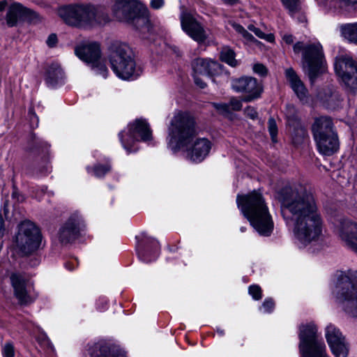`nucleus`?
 I'll list each match as a JSON object with an SVG mask.
<instances>
[{
    "label": "nucleus",
    "instance_id": "37",
    "mask_svg": "<svg viewBox=\"0 0 357 357\" xmlns=\"http://www.w3.org/2000/svg\"><path fill=\"white\" fill-rule=\"evenodd\" d=\"M275 307V303L271 298L266 299L262 306L261 307V310L264 313H271Z\"/></svg>",
    "mask_w": 357,
    "mask_h": 357
},
{
    "label": "nucleus",
    "instance_id": "29",
    "mask_svg": "<svg viewBox=\"0 0 357 357\" xmlns=\"http://www.w3.org/2000/svg\"><path fill=\"white\" fill-rule=\"evenodd\" d=\"M220 58L222 61L232 67L237 66V61L235 59V53L232 50L228 47L222 48L220 53Z\"/></svg>",
    "mask_w": 357,
    "mask_h": 357
},
{
    "label": "nucleus",
    "instance_id": "49",
    "mask_svg": "<svg viewBox=\"0 0 357 357\" xmlns=\"http://www.w3.org/2000/svg\"><path fill=\"white\" fill-rule=\"evenodd\" d=\"M242 36L248 41H252L255 40L254 37L252 34H250L248 31H245L242 34Z\"/></svg>",
    "mask_w": 357,
    "mask_h": 357
},
{
    "label": "nucleus",
    "instance_id": "33",
    "mask_svg": "<svg viewBox=\"0 0 357 357\" xmlns=\"http://www.w3.org/2000/svg\"><path fill=\"white\" fill-rule=\"evenodd\" d=\"M248 29L260 38L265 39L268 42H273L274 40V36L273 34H266L254 25H250L248 26Z\"/></svg>",
    "mask_w": 357,
    "mask_h": 357
},
{
    "label": "nucleus",
    "instance_id": "19",
    "mask_svg": "<svg viewBox=\"0 0 357 357\" xmlns=\"http://www.w3.org/2000/svg\"><path fill=\"white\" fill-rule=\"evenodd\" d=\"M193 77L195 82L199 83V75L211 77L218 73L220 64L215 61L198 58L193 61L192 63Z\"/></svg>",
    "mask_w": 357,
    "mask_h": 357
},
{
    "label": "nucleus",
    "instance_id": "38",
    "mask_svg": "<svg viewBox=\"0 0 357 357\" xmlns=\"http://www.w3.org/2000/svg\"><path fill=\"white\" fill-rule=\"evenodd\" d=\"M249 294L255 300H259L261 298V289L258 285H251L249 287Z\"/></svg>",
    "mask_w": 357,
    "mask_h": 357
},
{
    "label": "nucleus",
    "instance_id": "22",
    "mask_svg": "<svg viewBox=\"0 0 357 357\" xmlns=\"http://www.w3.org/2000/svg\"><path fill=\"white\" fill-rule=\"evenodd\" d=\"M285 74L291 89L297 97L302 101L306 100L308 97V91L295 71L292 68H288Z\"/></svg>",
    "mask_w": 357,
    "mask_h": 357
},
{
    "label": "nucleus",
    "instance_id": "17",
    "mask_svg": "<svg viewBox=\"0 0 357 357\" xmlns=\"http://www.w3.org/2000/svg\"><path fill=\"white\" fill-rule=\"evenodd\" d=\"M232 88L236 92L246 94L243 99L245 102H250L259 98L262 91L257 80L250 77H243L233 80Z\"/></svg>",
    "mask_w": 357,
    "mask_h": 357
},
{
    "label": "nucleus",
    "instance_id": "16",
    "mask_svg": "<svg viewBox=\"0 0 357 357\" xmlns=\"http://www.w3.org/2000/svg\"><path fill=\"white\" fill-rule=\"evenodd\" d=\"M84 226L82 217L77 213H73L59 229L58 240L64 245L72 243L78 237Z\"/></svg>",
    "mask_w": 357,
    "mask_h": 357
},
{
    "label": "nucleus",
    "instance_id": "54",
    "mask_svg": "<svg viewBox=\"0 0 357 357\" xmlns=\"http://www.w3.org/2000/svg\"><path fill=\"white\" fill-rule=\"evenodd\" d=\"M29 114H31L34 118H36V119H38L37 116H36V114L33 112L32 110H30L29 111Z\"/></svg>",
    "mask_w": 357,
    "mask_h": 357
},
{
    "label": "nucleus",
    "instance_id": "24",
    "mask_svg": "<svg viewBox=\"0 0 357 357\" xmlns=\"http://www.w3.org/2000/svg\"><path fill=\"white\" fill-rule=\"evenodd\" d=\"M63 77V73L60 66L57 64L51 65L47 70L46 82L54 87L59 84Z\"/></svg>",
    "mask_w": 357,
    "mask_h": 357
},
{
    "label": "nucleus",
    "instance_id": "50",
    "mask_svg": "<svg viewBox=\"0 0 357 357\" xmlns=\"http://www.w3.org/2000/svg\"><path fill=\"white\" fill-rule=\"evenodd\" d=\"M283 40L287 44H291L294 42V38L291 35L287 34L283 36Z\"/></svg>",
    "mask_w": 357,
    "mask_h": 357
},
{
    "label": "nucleus",
    "instance_id": "57",
    "mask_svg": "<svg viewBox=\"0 0 357 357\" xmlns=\"http://www.w3.org/2000/svg\"><path fill=\"white\" fill-rule=\"evenodd\" d=\"M35 197H36V198H37V199H40V196H38V195H37V192H36V194H35Z\"/></svg>",
    "mask_w": 357,
    "mask_h": 357
},
{
    "label": "nucleus",
    "instance_id": "39",
    "mask_svg": "<svg viewBox=\"0 0 357 357\" xmlns=\"http://www.w3.org/2000/svg\"><path fill=\"white\" fill-rule=\"evenodd\" d=\"M339 8L344 9L357 4V0H333Z\"/></svg>",
    "mask_w": 357,
    "mask_h": 357
},
{
    "label": "nucleus",
    "instance_id": "34",
    "mask_svg": "<svg viewBox=\"0 0 357 357\" xmlns=\"http://www.w3.org/2000/svg\"><path fill=\"white\" fill-rule=\"evenodd\" d=\"M3 357H15V349L12 342H6L2 346Z\"/></svg>",
    "mask_w": 357,
    "mask_h": 357
},
{
    "label": "nucleus",
    "instance_id": "44",
    "mask_svg": "<svg viewBox=\"0 0 357 357\" xmlns=\"http://www.w3.org/2000/svg\"><path fill=\"white\" fill-rule=\"evenodd\" d=\"M165 5V0H151L150 6L155 10L160 9Z\"/></svg>",
    "mask_w": 357,
    "mask_h": 357
},
{
    "label": "nucleus",
    "instance_id": "8",
    "mask_svg": "<svg viewBox=\"0 0 357 357\" xmlns=\"http://www.w3.org/2000/svg\"><path fill=\"white\" fill-rule=\"evenodd\" d=\"M314 139L320 153L331 155L339 149L337 134L333 129L331 118L321 116L317 118L312 126Z\"/></svg>",
    "mask_w": 357,
    "mask_h": 357
},
{
    "label": "nucleus",
    "instance_id": "23",
    "mask_svg": "<svg viewBox=\"0 0 357 357\" xmlns=\"http://www.w3.org/2000/svg\"><path fill=\"white\" fill-rule=\"evenodd\" d=\"M91 357H126L118 349L101 343L95 344L90 349Z\"/></svg>",
    "mask_w": 357,
    "mask_h": 357
},
{
    "label": "nucleus",
    "instance_id": "45",
    "mask_svg": "<svg viewBox=\"0 0 357 357\" xmlns=\"http://www.w3.org/2000/svg\"><path fill=\"white\" fill-rule=\"evenodd\" d=\"M78 266V263L77 261V259H75L73 261H68L65 264V266L67 269H68L69 271H73L74 270L77 266Z\"/></svg>",
    "mask_w": 357,
    "mask_h": 357
},
{
    "label": "nucleus",
    "instance_id": "53",
    "mask_svg": "<svg viewBox=\"0 0 357 357\" xmlns=\"http://www.w3.org/2000/svg\"><path fill=\"white\" fill-rule=\"evenodd\" d=\"M217 332H218V333L221 336H222V335H223L225 334L224 331H223V330H222V329H219V328H218V329H217Z\"/></svg>",
    "mask_w": 357,
    "mask_h": 357
},
{
    "label": "nucleus",
    "instance_id": "56",
    "mask_svg": "<svg viewBox=\"0 0 357 357\" xmlns=\"http://www.w3.org/2000/svg\"><path fill=\"white\" fill-rule=\"evenodd\" d=\"M240 230H241V231L244 232L245 230V227H241Z\"/></svg>",
    "mask_w": 357,
    "mask_h": 357
},
{
    "label": "nucleus",
    "instance_id": "30",
    "mask_svg": "<svg viewBox=\"0 0 357 357\" xmlns=\"http://www.w3.org/2000/svg\"><path fill=\"white\" fill-rule=\"evenodd\" d=\"M318 97L320 100L327 102L328 105H332L338 99V95L333 92L331 89H328L326 91L319 93Z\"/></svg>",
    "mask_w": 357,
    "mask_h": 357
},
{
    "label": "nucleus",
    "instance_id": "47",
    "mask_svg": "<svg viewBox=\"0 0 357 357\" xmlns=\"http://www.w3.org/2000/svg\"><path fill=\"white\" fill-rule=\"evenodd\" d=\"M232 27L239 33L242 34L245 31V29L240 24H236V23H231V24Z\"/></svg>",
    "mask_w": 357,
    "mask_h": 357
},
{
    "label": "nucleus",
    "instance_id": "27",
    "mask_svg": "<svg viewBox=\"0 0 357 357\" xmlns=\"http://www.w3.org/2000/svg\"><path fill=\"white\" fill-rule=\"evenodd\" d=\"M341 33L349 42L357 44V22L341 26Z\"/></svg>",
    "mask_w": 357,
    "mask_h": 357
},
{
    "label": "nucleus",
    "instance_id": "31",
    "mask_svg": "<svg viewBox=\"0 0 357 357\" xmlns=\"http://www.w3.org/2000/svg\"><path fill=\"white\" fill-rule=\"evenodd\" d=\"M86 169L89 173L93 172L94 176L101 178L110 170V165L108 164L105 165H98L93 168L88 167Z\"/></svg>",
    "mask_w": 357,
    "mask_h": 357
},
{
    "label": "nucleus",
    "instance_id": "11",
    "mask_svg": "<svg viewBox=\"0 0 357 357\" xmlns=\"http://www.w3.org/2000/svg\"><path fill=\"white\" fill-rule=\"evenodd\" d=\"M295 53L303 51V60L304 67L312 83L319 73L323 63L322 47L319 43L304 45L302 42H298L294 45Z\"/></svg>",
    "mask_w": 357,
    "mask_h": 357
},
{
    "label": "nucleus",
    "instance_id": "20",
    "mask_svg": "<svg viewBox=\"0 0 357 357\" xmlns=\"http://www.w3.org/2000/svg\"><path fill=\"white\" fill-rule=\"evenodd\" d=\"M75 54L89 64H95L100 58V46L97 43H85L75 49Z\"/></svg>",
    "mask_w": 357,
    "mask_h": 357
},
{
    "label": "nucleus",
    "instance_id": "6",
    "mask_svg": "<svg viewBox=\"0 0 357 357\" xmlns=\"http://www.w3.org/2000/svg\"><path fill=\"white\" fill-rule=\"evenodd\" d=\"M109 60L114 73L122 79H135L142 73L131 49L125 43L114 42L110 45Z\"/></svg>",
    "mask_w": 357,
    "mask_h": 357
},
{
    "label": "nucleus",
    "instance_id": "3",
    "mask_svg": "<svg viewBox=\"0 0 357 357\" xmlns=\"http://www.w3.org/2000/svg\"><path fill=\"white\" fill-rule=\"evenodd\" d=\"M238 207L261 236H269L273 230V222L261 193L254 190L245 195H238Z\"/></svg>",
    "mask_w": 357,
    "mask_h": 357
},
{
    "label": "nucleus",
    "instance_id": "12",
    "mask_svg": "<svg viewBox=\"0 0 357 357\" xmlns=\"http://www.w3.org/2000/svg\"><path fill=\"white\" fill-rule=\"evenodd\" d=\"M335 70L347 91L357 92V60L349 56H342L336 59Z\"/></svg>",
    "mask_w": 357,
    "mask_h": 357
},
{
    "label": "nucleus",
    "instance_id": "26",
    "mask_svg": "<svg viewBox=\"0 0 357 357\" xmlns=\"http://www.w3.org/2000/svg\"><path fill=\"white\" fill-rule=\"evenodd\" d=\"M153 247L154 249L152 252H151L148 248L139 249L137 250L139 258L146 263L155 260L158 257L159 253V243L158 241H155L153 243Z\"/></svg>",
    "mask_w": 357,
    "mask_h": 357
},
{
    "label": "nucleus",
    "instance_id": "14",
    "mask_svg": "<svg viewBox=\"0 0 357 357\" xmlns=\"http://www.w3.org/2000/svg\"><path fill=\"white\" fill-rule=\"evenodd\" d=\"M183 31L193 40L200 43L204 42L208 36L204 24L191 13L183 10L180 17Z\"/></svg>",
    "mask_w": 357,
    "mask_h": 357
},
{
    "label": "nucleus",
    "instance_id": "32",
    "mask_svg": "<svg viewBox=\"0 0 357 357\" xmlns=\"http://www.w3.org/2000/svg\"><path fill=\"white\" fill-rule=\"evenodd\" d=\"M282 2L291 15H294L300 10L299 0H282Z\"/></svg>",
    "mask_w": 357,
    "mask_h": 357
},
{
    "label": "nucleus",
    "instance_id": "5",
    "mask_svg": "<svg viewBox=\"0 0 357 357\" xmlns=\"http://www.w3.org/2000/svg\"><path fill=\"white\" fill-rule=\"evenodd\" d=\"M335 298L348 315L357 318V271L348 269L336 273Z\"/></svg>",
    "mask_w": 357,
    "mask_h": 357
},
{
    "label": "nucleus",
    "instance_id": "9",
    "mask_svg": "<svg viewBox=\"0 0 357 357\" xmlns=\"http://www.w3.org/2000/svg\"><path fill=\"white\" fill-rule=\"evenodd\" d=\"M42 236L39 228L32 222L25 221L18 227L14 238V248L21 256H29L38 251L41 245Z\"/></svg>",
    "mask_w": 357,
    "mask_h": 357
},
{
    "label": "nucleus",
    "instance_id": "46",
    "mask_svg": "<svg viewBox=\"0 0 357 357\" xmlns=\"http://www.w3.org/2000/svg\"><path fill=\"white\" fill-rule=\"evenodd\" d=\"M57 42V38L56 36L54 34H51L47 40V44L49 47H53L55 45V44Z\"/></svg>",
    "mask_w": 357,
    "mask_h": 357
},
{
    "label": "nucleus",
    "instance_id": "36",
    "mask_svg": "<svg viewBox=\"0 0 357 357\" xmlns=\"http://www.w3.org/2000/svg\"><path fill=\"white\" fill-rule=\"evenodd\" d=\"M268 128L271 137L272 141L275 142L278 135V127L275 121L273 118H270L268 121Z\"/></svg>",
    "mask_w": 357,
    "mask_h": 357
},
{
    "label": "nucleus",
    "instance_id": "10",
    "mask_svg": "<svg viewBox=\"0 0 357 357\" xmlns=\"http://www.w3.org/2000/svg\"><path fill=\"white\" fill-rule=\"evenodd\" d=\"M298 337L301 357H328L326 344L318 338L317 328L314 324L301 325Z\"/></svg>",
    "mask_w": 357,
    "mask_h": 357
},
{
    "label": "nucleus",
    "instance_id": "51",
    "mask_svg": "<svg viewBox=\"0 0 357 357\" xmlns=\"http://www.w3.org/2000/svg\"><path fill=\"white\" fill-rule=\"evenodd\" d=\"M7 6V1H0V11H2L4 10L6 6Z\"/></svg>",
    "mask_w": 357,
    "mask_h": 357
},
{
    "label": "nucleus",
    "instance_id": "40",
    "mask_svg": "<svg viewBox=\"0 0 357 357\" xmlns=\"http://www.w3.org/2000/svg\"><path fill=\"white\" fill-rule=\"evenodd\" d=\"M213 107L221 114H227L230 112L229 105L227 103H213Z\"/></svg>",
    "mask_w": 357,
    "mask_h": 357
},
{
    "label": "nucleus",
    "instance_id": "28",
    "mask_svg": "<svg viewBox=\"0 0 357 357\" xmlns=\"http://www.w3.org/2000/svg\"><path fill=\"white\" fill-rule=\"evenodd\" d=\"M329 347L335 357H347L349 347L345 340L330 345Z\"/></svg>",
    "mask_w": 357,
    "mask_h": 357
},
{
    "label": "nucleus",
    "instance_id": "43",
    "mask_svg": "<svg viewBox=\"0 0 357 357\" xmlns=\"http://www.w3.org/2000/svg\"><path fill=\"white\" fill-rule=\"evenodd\" d=\"M245 114L250 118L251 119H255L257 118L258 114L256 109L250 106L247 107L244 110Z\"/></svg>",
    "mask_w": 357,
    "mask_h": 357
},
{
    "label": "nucleus",
    "instance_id": "15",
    "mask_svg": "<svg viewBox=\"0 0 357 357\" xmlns=\"http://www.w3.org/2000/svg\"><path fill=\"white\" fill-rule=\"evenodd\" d=\"M6 20L8 26L12 27L23 21L37 23L40 21V17L36 12L23 6L21 3H14L8 8Z\"/></svg>",
    "mask_w": 357,
    "mask_h": 357
},
{
    "label": "nucleus",
    "instance_id": "2",
    "mask_svg": "<svg viewBox=\"0 0 357 357\" xmlns=\"http://www.w3.org/2000/svg\"><path fill=\"white\" fill-rule=\"evenodd\" d=\"M194 118L188 113L178 112L171 120L168 128L167 144L174 152L186 151L187 158L200 162L208 155L211 143L206 138H197Z\"/></svg>",
    "mask_w": 357,
    "mask_h": 357
},
{
    "label": "nucleus",
    "instance_id": "58",
    "mask_svg": "<svg viewBox=\"0 0 357 357\" xmlns=\"http://www.w3.org/2000/svg\"><path fill=\"white\" fill-rule=\"evenodd\" d=\"M44 191H45V189L43 188L41 189V192L43 193V192H44Z\"/></svg>",
    "mask_w": 357,
    "mask_h": 357
},
{
    "label": "nucleus",
    "instance_id": "55",
    "mask_svg": "<svg viewBox=\"0 0 357 357\" xmlns=\"http://www.w3.org/2000/svg\"><path fill=\"white\" fill-rule=\"evenodd\" d=\"M325 145L327 146V147H329L330 148V144H329V140H326V142H325Z\"/></svg>",
    "mask_w": 357,
    "mask_h": 357
},
{
    "label": "nucleus",
    "instance_id": "52",
    "mask_svg": "<svg viewBox=\"0 0 357 357\" xmlns=\"http://www.w3.org/2000/svg\"><path fill=\"white\" fill-rule=\"evenodd\" d=\"M299 132H300V134H301V137H304L305 136V134H306V133H305V130H304V129L301 128V129L299 130Z\"/></svg>",
    "mask_w": 357,
    "mask_h": 357
},
{
    "label": "nucleus",
    "instance_id": "35",
    "mask_svg": "<svg viewBox=\"0 0 357 357\" xmlns=\"http://www.w3.org/2000/svg\"><path fill=\"white\" fill-rule=\"evenodd\" d=\"M91 65L92 66L93 69L96 74L102 76L104 78L107 77L108 70L106 66L100 61V59H98L97 63H96L95 64Z\"/></svg>",
    "mask_w": 357,
    "mask_h": 357
},
{
    "label": "nucleus",
    "instance_id": "13",
    "mask_svg": "<svg viewBox=\"0 0 357 357\" xmlns=\"http://www.w3.org/2000/svg\"><path fill=\"white\" fill-rule=\"evenodd\" d=\"M119 136L123 148L130 153L135 142L139 139L143 142L151 140L152 131L146 120L136 119L128 126L126 132L124 130L120 132Z\"/></svg>",
    "mask_w": 357,
    "mask_h": 357
},
{
    "label": "nucleus",
    "instance_id": "4",
    "mask_svg": "<svg viewBox=\"0 0 357 357\" xmlns=\"http://www.w3.org/2000/svg\"><path fill=\"white\" fill-rule=\"evenodd\" d=\"M59 16L68 25L83 29L102 26L109 22L108 15L100 7L77 3L61 7Z\"/></svg>",
    "mask_w": 357,
    "mask_h": 357
},
{
    "label": "nucleus",
    "instance_id": "1",
    "mask_svg": "<svg viewBox=\"0 0 357 357\" xmlns=\"http://www.w3.org/2000/svg\"><path fill=\"white\" fill-rule=\"evenodd\" d=\"M281 213L302 245L315 243L322 234L324 220L313 195L305 188H283L279 197Z\"/></svg>",
    "mask_w": 357,
    "mask_h": 357
},
{
    "label": "nucleus",
    "instance_id": "21",
    "mask_svg": "<svg viewBox=\"0 0 357 357\" xmlns=\"http://www.w3.org/2000/svg\"><path fill=\"white\" fill-rule=\"evenodd\" d=\"M10 282L14 289V294L21 304H28L32 301L26 287V278L20 273H13L10 275Z\"/></svg>",
    "mask_w": 357,
    "mask_h": 357
},
{
    "label": "nucleus",
    "instance_id": "7",
    "mask_svg": "<svg viewBox=\"0 0 357 357\" xmlns=\"http://www.w3.org/2000/svg\"><path fill=\"white\" fill-rule=\"evenodd\" d=\"M112 10L119 20L132 23L141 32L151 31L148 8L138 1L116 0Z\"/></svg>",
    "mask_w": 357,
    "mask_h": 357
},
{
    "label": "nucleus",
    "instance_id": "18",
    "mask_svg": "<svg viewBox=\"0 0 357 357\" xmlns=\"http://www.w3.org/2000/svg\"><path fill=\"white\" fill-rule=\"evenodd\" d=\"M334 232L348 248L357 240V223L347 218L334 222Z\"/></svg>",
    "mask_w": 357,
    "mask_h": 357
},
{
    "label": "nucleus",
    "instance_id": "48",
    "mask_svg": "<svg viewBox=\"0 0 357 357\" xmlns=\"http://www.w3.org/2000/svg\"><path fill=\"white\" fill-rule=\"evenodd\" d=\"M208 77H205V76H203V75H199V83H201V84H199L197 82H195L197 86H198L201 89H204L206 86V82L204 80V78H208Z\"/></svg>",
    "mask_w": 357,
    "mask_h": 357
},
{
    "label": "nucleus",
    "instance_id": "25",
    "mask_svg": "<svg viewBox=\"0 0 357 357\" xmlns=\"http://www.w3.org/2000/svg\"><path fill=\"white\" fill-rule=\"evenodd\" d=\"M325 337L329 346L344 340V337L340 331L331 324L326 327Z\"/></svg>",
    "mask_w": 357,
    "mask_h": 357
},
{
    "label": "nucleus",
    "instance_id": "41",
    "mask_svg": "<svg viewBox=\"0 0 357 357\" xmlns=\"http://www.w3.org/2000/svg\"><path fill=\"white\" fill-rule=\"evenodd\" d=\"M229 105L230 111L231 110L238 111L242 107L241 101L235 98H233L230 100Z\"/></svg>",
    "mask_w": 357,
    "mask_h": 357
},
{
    "label": "nucleus",
    "instance_id": "42",
    "mask_svg": "<svg viewBox=\"0 0 357 357\" xmlns=\"http://www.w3.org/2000/svg\"><path fill=\"white\" fill-rule=\"evenodd\" d=\"M253 70L255 73L261 76H264L267 73V70L266 67L260 63L255 64L253 66Z\"/></svg>",
    "mask_w": 357,
    "mask_h": 357
}]
</instances>
